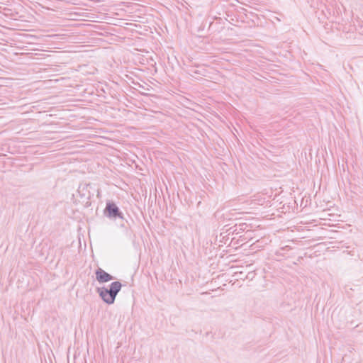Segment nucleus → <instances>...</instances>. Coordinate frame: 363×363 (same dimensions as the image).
Listing matches in <instances>:
<instances>
[{"label": "nucleus", "instance_id": "4", "mask_svg": "<svg viewBox=\"0 0 363 363\" xmlns=\"http://www.w3.org/2000/svg\"><path fill=\"white\" fill-rule=\"evenodd\" d=\"M95 274L97 281L100 284L106 283L115 279L111 274L99 267L95 270Z\"/></svg>", "mask_w": 363, "mask_h": 363}, {"label": "nucleus", "instance_id": "6", "mask_svg": "<svg viewBox=\"0 0 363 363\" xmlns=\"http://www.w3.org/2000/svg\"><path fill=\"white\" fill-rule=\"evenodd\" d=\"M189 72H191V74L192 76L199 75V76L206 77V74H207V70L204 67H201L199 65H195V66L192 67L189 69Z\"/></svg>", "mask_w": 363, "mask_h": 363}, {"label": "nucleus", "instance_id": "2", "mask_svg": "<svg viewBox=\"0 0 363 363\" xmlns=\"http://www.w3.org/2000/svg\"><path fill=\"white\" fill-rule=\"evenodd\" d=\"M104 214L111 220L117 218L123 220V213L118 206L112 201L108 200L106 203V207L104 210Z\"/></svg>", "mask_w": 363, "mask_h": 363}, {"label": "nucleus", "instance_id": "3", "mask_svg": "<svg viewBox=\"0 0 363 363\" xmlns=\"http://www.w3.org/2000/svg\"><path fill=\"white\" fill-rule=\"evenodd\" d=\"M91 189L94 191L91 184L84 183L79 184L77 191L81 199L89 200L94 195V192L91 191Z\"/></svg>", "mask_w": 363, "mask_h": 363}, {"label": "nucleus", "instance_id": "5", "mask_svg": "<svg viewBox=\"0 0 363 363\" xmlns=\"http://www.w3.org/2000/svg\"><path fill=\"white\" fill-rule=\"evenodd\" d=\"M248 228V225L245 223H239V224H235L234 226L230 228L229 229L227 230V232H228V235L230 234H239V233H241L242 232H244L245 230H247V228Z\"/></svg>", "mask_w": 363, "mask_h": 363}, {"label": "nucleus", "instance_id": "1", "mask_svg": "<svg viewBox=\"0 0 363 363\" xmlns=\"http://www.w3.org/2000/svg\"><path fill=\"white\" fill-rule=\"evenodd\" d=\"M123 285L119 281L111 282L108 287H97L96 291L101 300L108 305L114 303L116 296L121 290Z\"/></svg>", "mask_w": 363, "mask_h": 363}]
</instances>
